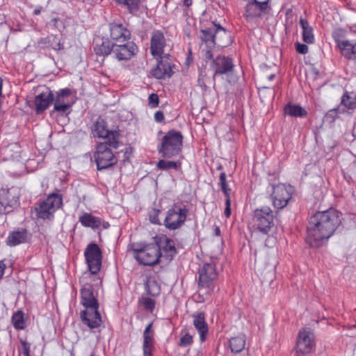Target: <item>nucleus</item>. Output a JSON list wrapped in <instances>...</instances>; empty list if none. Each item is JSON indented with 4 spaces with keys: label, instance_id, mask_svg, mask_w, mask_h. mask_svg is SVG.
<instances>
[{
    "label": "nucleus",
    "instance_id": "obj_38",
    "mask_svg": "<svg viewBox=\"0 0 356 356\" xmlns=\"http://www.w3.org/2000/svg\"><path fill=\"white\" fill-rule=\"evenodd\" d=\"M145 291L152 296H156L160 293V286L157 282L151 277H147L145 283Z\"/></svg>",
    "mask_w": 356,
    "mask_h": 356
},
{
    "label": "nucleus",
    "instance_id": "obj_20",
    "mask_svg": "<svg viewBox=\"0 0 356 356\" xmlns=\"http://www.w3.org/2000/svg\"><path fill=\"white\" fill-rule=\"evenodd\" d=\"M211 70L213 72V78L219 75L231 72L234 68L232 60L225 56H217L210 65Z\"/></svg>",
    "mask_w": 356,
    "mask_h": 356
},
{
    "label": "nucleus",
    "instance_id": "obj_22",
    "mask_svg": "<svg viewBox=\"0 0 356 356\" xmlns=\"http://www.w3.org/2000/svg\"><path fill=\"white\" fill-rule=\"evenodd\" d=\"M54 98L52 91L48 88L37 95L34 99L36 113H40L45 111L52 103Z\"/></svg>",
    "mask_w": 356,
    "mask_h": 356
},
{
    "label": "nucleus",
    "instance_id": "obj_49",
    "mask_svg": "<svg viewBox=\"0 0 356 356\" xmlns=\"http://www.w3.org/2000/svg\"><path fill=\"white\" fill-rule=\"evenodd\" d=\"M154 120L157 122H161L164 120V115L163 112L158 111L154 113Z\"/></svg>",
    "mask_w": 356,
    "mask_h": 356
},
{
    "label": "nucleus",
    "instance_id": "obj_18",
    "mask_svg": "<svg viewBox=\"0 0 356 356\" xmlns=\"http://www.w3.org/2000/svg\"><path fill=\"white\" fill-rule=\"evenodd\" d=\"M154 243L159 247V252L167 260H172L177 254L175 242L166 235H158L154 238Z\"/></svg>",
    "mask_w": 356,
    "mask_h": 356
},
{
    "label": "nucleus",
    "instance_id": "obj_55",
    "mask_svg": "<svg viewBox=\"0 0 356 356\" xmlns=\"http://www.w3.org/2000/svg\"><path fill=\"white\" fill-rule=\"evenodd\" d=\"M275 77V75L274 74H270L268 76V79L269 81H272Z\"/></svg>",
    "mask_w": 356,
    "mask_h": 356
},
{
    "label": "nucleus",
    "instance_id": "obj_10",
    "mask_svg": "<svg viewBox=\"0 0 356 356\" xmlns=\"http://www.w3.org/2000/svg\"><path fill=\"white\" fill-rule=\"evenodd\" d=\"M108 146L107 142L100 143L97 145L94 158L99 170L106 169L117 163V159Z\"/></svg>",
    "mask_w": 356,
    "mask_h": 356
},
{
    "label": "nucleus",
    "instance_id": "obj_32",
    "mask_svg": "<svg viewBox=\"0 0 356 356\" xmlns=\"http://www.w3.org/2000/svg\"><path fill=\"white\" fill-rule=\"evenodd\" d=\"M79 222L83 227H91L92 229L97 228L100 226V219L93 216L90 213H85L79 217Z\"/></svg>",
    "mask_w": 356,
    "mask_h": 356
},
{
    "label": "nucleus",
    "instance_id": "obj_12",
    "mask_svg": "<svg viewBox=\"0 0 356 356\" xmlns=\"http://www.w3.org/2000/svg\"><path fill=\"white\" fill-rule=\"evenodd\" d=\"M19 194L15 188H0V212L3 213H9L19 204Z\"/></svg>",
    "mask_w": 356,
    "mask_h": 356
},
{
    "label": "nucleus",
    "instance_id": "obj_34",
    "mask_svg": "<svg viewBox=\"0 0 356 356\" xmlns=\"http://www.w3.org/2000/svg\"><path fill=\"white\" fill-rule=\"evenodd\" d=\"M152 327V323L148 324L144 330L143 348H154V331Z\"/></svg>",
    "mask_w": 356,
    "mask_h": 356
},
{
    "label": "nucleus",
    "instance_id": "obj_50",
    "mask_svg": "<svg viewBox=\"0 0 356 356\" xmlns=\"http://www.w3.org/2000/svg\"><path fill=\"white\" fill-rule=\"evenodd\" d=\"M155 216H150V221L154 224L160 225V222L158 218V213H159V210H157Z\"/></svg>",
    "mask_w": 356,
    "mask_h": 356
},
{
    "label": "nucleus",
    "instance_id": "obj_19",
    "mask_svg": "<svg viewBox=\"0 0 356 356\" xmlns=\"http://www.w3.org/2000/svg\"><path fill=\"white\" fill-rule=\"evenodd\" d=\"M93 136L98 138H108L109 147L117 149L118 147V141L117 139V133L110 131L106 128V122L104 120H98L94 124L92 129Z\"/></svg>",
    "mask_w": 356,
    "mask_h": 356
},
{
    "label": "nucleus",
    "instance_id": "obj_13",
    "mask_svg": "<svg viewBox=\"0 0 356 356\" xmlns=\"http://www.w3.org/2000/svg\"><path fill=\"white\" fill-rule=\"evenodd\" d=\"M215 28L213 29H202L200 31V40L202 44H204L207 49L204 51V56L207 59H211L213 56L211 49L215 47V35L219 32L222 31L226 33L225 29L220 25H216L214 24Z\"/></svg>",
    "mask_w": 356,
    "mask_h": 356
},
{
    "label": "nucleus",
    "instance_id": "obj_54",
    "mask_svg": "<svg viewBox=\"0 0 356 356\" xmlns=\"http://www.w3.org/2000/svg\"><path fill=\"white\" fill-rule=\"evenodd\" d=\"M215 235L220 236V229L218 227H216L214 230Z\"/></svg>",
    "mask_w": 356,
    "mask_h": 356
},
{
    "label": "nucleus",
    "instance_id": "obj_52",
    "mask_svg": "<svg viewBox=\"0 0 356 356\" xmlns=\"http://www.w3.org/2000/svg\"><path fill=\"white\" fill-rule=\"evenodd\" d=\"M5 268H6L5 264L2 261H1L0 262V279L3 277V275L4 274Z\"/></svg>",
    "mask_w": 356,
    "mask_h": 356
},
{
    "label": "nucleus",
    "instance_id": "obj_21",
    "mask_svg": "<svg viewBox=\"0 0 356 356\" xmlns=\"http://www.w3.org/2000/svg\"><path fill=\"white\" fill-rule=\"evenodd\" d=\"M270 0H253L249 2L245 7V17L247 20L259 17L268 8Z\"/></svg>",
    "mask_w": 356,
    "mask_h": 356
},
{
    "label": "nucleus",
    "instance_id": "obj_29",
    "mask_svg": "<svg viewBox=\"0 0 356 356\" xmlns=\"http://www.w3.org/2000/svg\"><path fill=\"white\" fill-rule=\"evenodd\" d=\"M40 44H44L46 47L51 48L56 51L62 50L64 48L61 38L54 35H51L46 38L41 39Z\"/></svg>",
    "mask_w": 356,
    "mask_h": 356
},
{
    "label": "nucleus",
    "instance_id": "obj_25",
    "mask_svg": "<svg viewBox=\"0 0 356 356\" xmlns=\"http://www.w3.org/2000/svg\"><path fill=\"white\" fill-rule=\"evenodd\" d=\"M165 56H163L161 58L157 59L156 67L152 70L153 75L157 79L170 77L172 74L171 65L165 59Z\"/></svg>",
    "mask_w": 356,
    "mask_h": 356
},
{
    "label": "nucleus",
    "instance_id": "obj_33",
    "mask_svg": "<svg viewBox=\"0 0 356 356\" xmlns=\"http://www.w3.org/2000/svg\"><path fill=\"white\" fill-rule=\"evenodd\" d=\"M245 346V337L243 334L232 337L229 340V347L232 353H238L241 352Z\"/></svg>",
    "mask_w": 356,
    "mask_h": 356
},
{
    "label": "nucleus",
    "instance_id": "obj_1",
    "mask_svg": "<svg viewBox=\"0 0 356 356\" xmlns=\"http://www.w3.org/2000/svg\"><path fill=\"white\" fill-rule=\"evenodd\" d=\"M340 223V213L333 208L316 212L307 227V243L311 247H320L333 235Z\"/></svg>",
    "mask_w": 356,
    "mask_h": 356
},
{
    "label": "nucleus",
    "instance_id": "obj_43",
    "mask_svg": "<svg viewBox=\"0 0 356 356\" xmlns=\"http://www.w3.org/2000/svg\"><path fill=\"white\" fill-rule=\"evenodd\" d=\"M72 106H71V105L54 104V109L52 111V113L53 112H57L59 114L63 115V114L68 112V111L70 109V108Z\"/></svg>",
    "mask_w": 356,
    "mask_h": 356
},
{
    "label": "nucleus",
    "instance_id": "obj_56",
    "mask_svg": "<svg viewBox=\"0 0 356 356\" xmlns=\"http://www.w3.org/2000/svg\"><path fill=\"white\" fill-rule=\"evenodd\" d=\"M15 147H17V145H16V144H12V145H10L8 147V149H12V148Z\"/></svg>",
    "mask_w": 356,
    "mask_h": 356
},
{
    "label": "nucleus",
    "instance_id": "obj_17",
    "mask_svg": "<svg viewBox=\"0 0 356 356\" xmlns=\"http://www.w3.org/2000/svg\"><path fill=\"white\" fill-rule=\"evenodd\" d=\"M165 47L166 40L163 33L160 31H153L150 40V52L152 56L159 59L163 56H167L168 54H165Z\"/></svg>",
    "mask_w": 356,
    "mask_h": 356
},
{
    "label": "nucleus",
    "instance_id": "obj_15",
    "mask_svg": "<svg viewBox=\"0 0 356 356\" xmlns=\"http://www.w3.org/2000/svg\"><path fill=\"white\" fill-rule=\"evenodd\" d=\"M98 309L99 307L85 308L80 314L82 323L91 330L98 329L102 324V316Z\"/></svg>",
    "mask_w": 356,
    "mask_h": 356
},
{
    "label": "nucleus",
    "instance_id": "obj_51",
    "mask_svg": "<svg viewBox=\"0 0 356 356\" xmlns=\"http://www.w3.org/2000/svg\"><path fill=\"white\" fill-rule=\"evenodd\" d=\"M154 348H143V356H152V352Z\"/></svg>",
    "mask_w": 356,
    "mask_h": 356
},
{
    "label": "nucleus",
    "instance_id": "obj_16",
    "mask_svg": "<svg viewBox=\"0 0 356 356\" xmlns=\"http://www.w3.org/2000/svg\"><path fill=\"white\" fill-rule=\"evenodd\" d=\"M314 346V334L309 329L299 332L296 343L297 353L307 354L312 352Z\"/></svg>",
    "mask_w": 356,
    "mask_h": 356
},
{
    "label": "nucleus",
    "instance_id": "obj_26",
    "mask_svg": "<svg viewBox=\"0 0 356 356\" xmlns=\"http://www.w3.org/2000/svg\"><path fill=\"white\" fill-rule=\"evenodd\" d=\"M341 54L348 59L356 58V40H336Z\"/></svg>",
    "mask_w": 356,
    "mask_h": 356
},
{
    "label": "nucleus",
    "instance_id": "obj_8",
    "mask_svg": "<svg viewBox=\"0 0 356 356\" xmlns=\"http://www.w3.org/2000/svg\"><path fill=\"white\" fill-rule=\"evenodd\" d=\"M84 256L89 271L83 274H91L90 278L99 277L97 273L102 267V254L99 246L95 243L89 244L85 250Z\"/></svg>",
    "mask_w": 356,
    "mask_h": 356
},
{
    "label": "nucleus",
    "instance_id": "obj_4",
    "mask_svg": "<svg viewBox=\"0 0 356 356\" xmlns=\"http://www.w3.org/2000/svg\"><path fill=\"white\" fill-rule=\"evenodd\" d=\"M183 136L179 131L171 130L163 137L159 153L165 158H172L179 154L181 150Z\"/></svg>",
    "mask_w": 356,
    "mask_h": 356
},
{
    "label": "nucleus",
    "instance_id": "obj_42",
    "mask_svg": "<svg viewBox=\"0 0 356 356\" xmlns=\"http://www.w3.org/2000/svg\"><path fill=\"white\" fill-rule=\"evenodd\" d=\"M140 302L143 308L147 311L152 312L155 307V301L150 298H143Z\"/></svg>",
    "mask_w": 356,
    "mask_h": 356
},
{
    "label": "nucleus",
    "instance_id": "obj_2",
    "mask_svg": "<svg viewBox=\"0 0 356 356\" xmlns=\"http://www.w3.org/2000/svg\"><path fill=\"white\" fill-rule=\"evenodd\" d=\"M132 251L136 260L144 266H153L159 263L162 257L159 247L154 243H134L132 245Z\"/></svg>",
    "mask_w": 356,
    "mask_h": 356
},
{
    "label": "nucleus",
    "instance_id": "obj_36",
    "mask_svg": "<svg viewBox=\"0 0 356 356\" xmlns=\"http://www.w3.org/2000/svg\"><path fill=\"white\" fill-rule=\"evenodd\" d=\"M341 106L348 110L356 108V93L346 92L341 97Z\"/></svg>",
    "mask_w": 356,
    "mask_h": 356
},
{
    "label": "nucleus",
    "instance_id": "obj_39",
    "mask_svg": "<svg viewBox=\"0 0 356 356\" xmlns=\"http://www.w3.org/2000/svg\"><path fill=\"white\" fill-rule=\"evenodd\" d=\"M12 323L16 330H24L26 323L24 319V314L22 311H17L12 316Z\"/></svg>",
    "mask_w": 356,
    "mask_h": 356
},
{
    "label": "nucleus",
    "instance_id": "obj_5",
    "mask_svg": "<svg viewBox=\"0 0 356 356\" xmlns=\"http://www.w3.org/2000/svg\"><path fill=\"white\" fill-rule=\"evenodd\" d=\"M274 219L272 209L268 207H262L254 211L252 223L260 232L268 234L274 227Z\"/></svg>",
    "mask_w": 356,
    "mask_h": 356
},
{
    "label": "nucleus",
    "instance_id": "obj_24",
    "mask_svg": "<svg viewBox=\"0 0 356 356\" xmlns=\"http://www.w3.org/2000/svg\"><path fill=\"white\" fill-rule=\"evenodd\" d=\"M192 317L193 324L200 335V341L203 342L206 340L209 332L208 324L205 320V314L204 312L196 313L193 314Z\"/></svg>",
    "mask_w": 356,
    "mask_h": 356
},
{
    "label": "nucleus",
    "instance_id": "obj_46",
    "mask_svg": "<svg viewBox=\"0 0 356 356\" xmlns=\"http://www.w3.org/2000/svg\"><path fill=\"white\" fill-rule=\"evenodd\" d=\"M22 353L24 356H30L31 346L26 341H21Z\"/></svg>",
    "mask_w": 356,
    "mask_h": 356
},
{
    "label": "nucleus",
    "instance_id": "obj_9",
    "mask_svg": "<svg viewBox=\"0 0 356 356\" xmlns=\"http://www.w3.org/2000/svg\"><path fill=\"white\" fill-rule=\"evenodd\" d=\"M270 195L273 207L277 209L284 208L292 197L293 188L291 185L278 184L272 186Z\"/></svg>",
    "mask_w": 356,
    "mask_h": 356
},
{
    "label": "nucleus",
    "instance_id": "obj_57",
    "mask_svg": "<svg viewBox=\"0 0 356 356\" xmlns=\"http://www.w3.org/2000/svg\"><path fill=\"white\" fill-rule=\"evenodd\" d=\"M35 13L36 14H38V13H40V11L36 10V11H35Z\"/></svg>",
    "mask_w": 356,
    "mask_h": 356
},
{
    "label": "nucleus",
    "instance_id": "obj_53",
    "mask_svg": "<svg viewBox=\"0 0 356 356\" xmlns=\"http://www.w3.org/2000/svg\"><path fill=\"white\" fill-rule=\"evenodd\" d=\"M193 3V0H184V5L186 7L190 6Z\"/></svg>",
    "mask_w": 356,
    "mask_h": 356
},
{
    "label": "nucleus",
    "instance_id": "obj_11",
    "mask_svg": "<svg viewBox=\"0 0 356 356\" xmlns=\"http://www.w3.org/2000/svg\"><path fill=\"white\" fill-rule=\"evenodd\" d=\"M217 278L216 266L213 264H205L199 270V290H205L211 293L214 290V281Z\"/></svg>",
    "mask_w": 356,
    "mask_h": 356
},
{
    "label": "nucleus",
    "instance_id": "obj_47",
    "mask_svg": "<svg viewBox=\"0 0 356 356\" xmlns=\"http://www.w3.org/2000/svg\"><path fill=\"white\" fill-rule=\"evenodd\" d=\"M296 51L301 54H305L308 52V47L305 44L300 42L296 43Z\"/></svg>",
    "mask_w": 356,
    "mask_h": 356
},
{
    "label": "nucleus",
    "instance_id": "obj_30",
    "mask_svg": "<svg viewBox=\"0 0 356 356\" xmlns=\"http://www.w3.org/2000/svg\"><path fill=\"white\" fill-rule=\"evenodd\" d=\"M284 113L286 115L295 118H305L307 115V111L301 106L287 104L284 107Z\"/></svg>",
    "mask_w": 356,
    "mask_h": 356
},
{
    "label": "nucleus",
    "instance_id": "obj_35",
    "mask_svg": "<svg viewBox=\"0 0 356 356\" xmlns=\"http://www.w3.org/2000/svg\"><path fill=\"white\" fill-rule=\"evenodd\" d=\"M113 49L114 43L110 40H105L95 47V51L99 56H106L111 53L113 54Z\"/></svg>",
    "mask_w": 356,
    "mask_h": 356
},
{
    "label": "nucleus",
    "instance_id": "obj_37",
    "mask_svg": "<svg viewBox=\"0 0 356 356\" xmlns=\"http://www.w3.org/2000/svg\"><path fill=\"white\" fill-rule=\"evenodd\" d=\"M181 161H168L165 159L159 160L156 163V168L161 170H168L170 169H175L179 170L181 169Z\"/></svg>",
    "mask_w": 356,
    "mask_h": 356
},
{
    "label": "nucleus",
    "instance_id": "obj_7",
    "mask_svg": "<svg viewBox=\"0 0 356 356\" xmlns=\"http://www.w3.org/2000/svg\"><path fill=\"white\" fill-rule=\"evenodd\" d=\"M62 196L58 193L49 195L47 198L41 202L35 208L38 218L45 220L54 218V214L62 205Z\"/></svg>",
    "mask_w": 356,
    "mask_h": 356
},
{
    "label": "nucleus",
    "instance_id": "obj_14",
    "mask_svg": "<svg viewBox=\"0 0 356 356\" xmlns=\"http://www.w3.org/2000/svg\"><path fill=\"white\" fill-rule=\"evenodd\" d=\"M136 44L127 40L124 42L114 43L113 55L118 60H127L138 52Z\"/></svg>",
    "mask_w": 356,
    "mask_h": 356
},
{
    "label": "nucleus",
    "instance_id": "obj_23",
    "mask_svg": "<svg viewBox=\"0 0 356 356\" xmlns=\"http://www.w3.org/2000/svg\"><path fill=\"white\" fill-rule=\"evenodd\" d=\"M130 32L120 24L110 25V37L113 43L124 42L130 39Z\"/></svg>",
    "mask_w": 356,
    "mask_h": 356
},
{
    "label": "nucleus",
    "instance_id": "obj_27",
    "mask_svg": "<svg viewBox=\"0 0 356 356\" xmlns=\"http://www.w3.org/2000/svg\"><path fill=\"white\" fill-rule=\"evenodd\" d=\"M27 239V231L25 229H17L10 232L6 239V244L13 247L24 243Z\"/></svg>",
    "mask_w": 356,
    "mask_h": 356
},
{
    "label": "nucleus",
    "instance_id": "obj_28",
    "mask_svg": "<svg viewBox=\"0 0 356 356\" xmlns=\"http://www.w3.org/2000/svg\"><path fill=\"white\" fill-rule=\"evenodd\" d=\"M300 25L302 28V40L307 44H312L314 42V35L313 28L309 25L307 19L300 18Z\"/></svg>",
    "mask_w": 356,
    "mask_h": 356
},
{
    "label": "nucleus",
    "instance_id": "obj_6",
    "mask_svg": "<svg viewBox=\"0 0 356 356\" xmlns=\"http://www.w3.org/2000/svg\"><path fill=\"white\" fill-rule=\"evenodd\" d=\"M188 214V209L186 206L175 204L167 211L163 225L169 230L177 229L184 224Z\"/></svg>",
    "mask_w": 356,
    "mask_h": 356
},
{
    "label": "nucleus",
    "instance_id": "obj_31",
    "mask_svg": "<svg viewBox=\"0 0 356 356\" xmlns=\"http://www.w3.org/2000/svg\"><path fill=\"white\" fill-rule=\"evenodd\" d=\"M74 102L72 99L71 90L69 88H63L57 92V95L54 99V104H74Z\"/></svg>",
    "mask_w": 356,
    "mask_h": 356
},
{
    "label": "nucleus",
    "instance_id": "obj_44",
    "mask_svg": "<svg viewBox=\"0 0 356 356\" xmlns=\"http://www.w3.org/2000/svg\"><path fill=\"white\" fill-rule=\"evenodd\" d=\"M193 336L188 333H186L181 337L179 345L180 346L185 347V346L191 345L193 343Z\"/></svg>",
    "mask_w": 356,
    "mask_h": 356
},
{
    "label": "nucleus",
    "instance_id": "obj_3",
    "mask_svg": "<svg viewBox=\"0 0 356 356\" xmlns=\"http://www.w3.org/2000/svg\"><path fill=\"white\" fill-rule=\"evenodd\" d=\"M90 274H83L80 278L81 303L85 308L99 307V302L95 294V289L102 284L100 277L90 278Z\"/></svg>",
    "mask_w": 356,
    "mask_h": 356
},
{
    "label": "nucleus",
    "instance_id": "obj_45",
    "mask_svg": "<svg viewBox=\"0 0 356 356\" xmlns=\"http://www.w3.org/2000/svg\"><path fill=\"white\" fill-rule=\"evenodd\" d=\"M159 103V96L155 93H152L148 97V104L151 108H156Z\"/></svg>",
    "mask_w": 356,
    "mask_h": 356
},
{
    "label": "nucleus",
    "instance_id": "obj_41",
    "mask_svg": "<svg viewBox=\"0 0 356 356\" xmlns=\"http://www.w3.org/2000/svg\"><path fill=\"white\" fill-rule=\"evenodd\" d=\"M120 3L127 6L130 12L138 10L140 0H117Z\"/></svg>",
    "mask_w": 356,
    "mask_h": 356
},
{
    "label": "nucleus",
    "instance_id": "obj_48",
    "mask_svg": "<svg viewBox=\"0 0 356 356\" xmlns=\"http://www.w3.org/2000/svg\"><path fill=\"white\" fill-rule=\"evenodd\" d=\"M225 216L228 218L231 215V202L230 197H226L225 200Z\"/></svg>",
    "mask_w": 356,
    "mask_h": 356
},
{
    "label": "nucleus",
    "instance_id": "obj_40",
    "mask_svg": "<svg viewBox=\"0 0 356 356\" xmlns=\"http://www.w3.org/2000/svg\"><path fill=\"white\" fill-rule=\"evenodd\" d=\"M219 185L221 187L222 191H223V193L226 197H229L230 194V188L228 187L227 183V176L225 172H222L220 175L219 177Z\"/></svg>",
    "mask_w": 356,
    "mask_h": 356
}]
</instances>
